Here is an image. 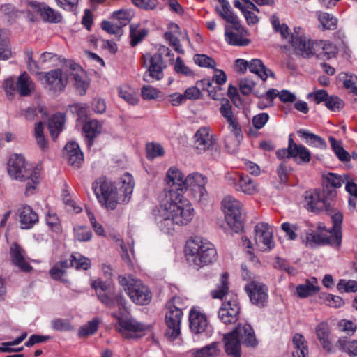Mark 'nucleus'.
<instances>
[{"instance_id": "obj_1", "label": "nucleus", "mask_w": 357, "mask_h": 357, "mask_svg": "<svg viewBox=\"0 0 357 357\" xmlns=\"http://www.w3.org/2000/svg\"><path fill=\"white\" fill-rule=\"evenodd\" d=\"M161 208L164 218L162 225L165 227L168 226L169 222L179 226L186 225L194 216V208L191 203L173 189L165 192Z\"/></svg>"}, {"instance_id": "obj_2", "label": "nucleus", "mask_w": 357, "mask_h": 357, "mask_svg": "<svg viewBox=\"0 0 357 357\" xmlns=\"http://www.w3.org/2000/svg\"><path fill=\"white\" fill-rule=\"evenodd\" d=\"M333 206L329 212L333 222L332 229H326V227L319 224L316 233H307L303 241L306 246L314 248L317 245H330L339 249L342 243L341 224L343 219L342 214L339 211L333 210Z\"/></svg>"}, {"instance_id": "obj_3", "label": "nucleus", "mask_w": 357, "mask_h": 357, "mask_svg": "<svg viewBox=\"0 0 357 357\" xmlns=\"http://www.w3.org/2000/svg\"><path fill=\"white\" fill-rule=\"evenodd\" d=\"M211 296L215 299H223L218 312V317L226 324H232L237 321L241 307L236 294L229 291L228 275L227 273L222 275L220 284L215 289L211 292Z\"/></svg>"}, {"instance_id": "obj_4", "label": "nucleus", "mask_w": 357, "mask_h": 357, "mask_svg": "<svg viewBox=\"0 0 357 357\" xmlns=\"http://www.w3.org/2000/svg\"><path fill=\"white\" fill-rule=\"evenodd\" d=\"M8 173L14 179L26 181L25 194L31 195L40 181V170L27 163L21 155L10 156L8 162Z\"/></svg>"}, {"instance_id": "obj_5", "label": "nucleus", "mask_w": 357, "mask_h": 357, "mask_svg": "<svg viewBox=\"0 0 357 357\" xmlns=\"http://www.w3.org/2000/svg\"><path fill=\"white\" fill-rule=\"evenodd\" d=\"M185 253L187 261L197 268L209 265L217 259L215 245L208 240L197 236L186 242Z\"/></svg>"}, {"instance_id": "obj_6", "label": "nucleus", "mask_w": 357, "mask_h": 357, "mask_svg": "<svg viewBox=\"0 0 357 357\" xmlns=\"http://www.w3.org/2000/svg\"><path fill=\"white\" fill-rule=\"evenodd\" d=\"M118 281L133 303L139 305H146L151 302V291L142 281L131 275H120Z\"/></svg>"}, {"instance_id": "obj_7", "label": "nucleus", "mask_w": 357, "mask_h": 357, "mask_svg": "<svg viewBox=\"0 0 357 357\" xmlns=\"http://www.w3.org/2000/svg\"><path fill=\"white\" fill-rule=\"evenodd\" d=\"M185 308L183 299L180 296H174L165 305V335H180L181 324L183 318V310Z\"/></svg>"}, {"instance_id": "obj_8", "label": "nucleus", "mask_w": 357, "mask_h": 357, "mask_svg": "<svg viewBox=\"0 0 357 357\" xmlns=\"http://www.w3.org/2000/svg\"><path fill=\"white\" fill-rule=\"evenodd\" d=\"M92 189L102 206L108 210L116 208L118 204L117 189L111 181L99 178L93 183Z\"/></svg>"}, {"instance_id": "obj_9", "label": "nucleus", "mask_w": 357, "mask_h": 357, "mask_svg": "<svg viewBox=\"0 0 357 357\" xmlns=\"http://www.w3.org/2000/svg\"><path fill=\"white\" fill-rule=\"evenodd\" d=\"M328 197H326L325 191L321 192L319 190H314L306 192L305 197L307 208L313 212H318L325 210L329 212L331 207L334 206L333 198L337 195L335 190H328Z\"/></svg>"}, {"instance_id": "obj_10", "label": "nucleus", "mask_w": 357, "mask_h": 357, "mask_svg": "<svg viewBox=\"0 0 357 357\" xmlns=\"http://www.w3.org/2000/svg\"><path fill=\"white\" fill-rule=\"evenodd\" d=\"M222 207L229 226L236 231L241 229L243 227L241 203L228 195L222 199Z\"/></svg>"}, {"instance_id": "obj_11", "label": "nucleus", "mask_w": 357, "mask_h": 357, "mask_svg": "<svg viewBox=\"0 0 357 357\" xmlns=\"http://www.w3.org/2000/svg\"><path fill=\"white\" fill-rule=\"evenodd\" d=\"M320 344L327 352H333L336 348L350 356H357V340H351L347 336L339 338L335 342L333 336H319Z\"/></svg>"}, {"instance_id": "obj_12", "label": "nucleus", "mask_w": 357, "mask_h": 357, "mask_svg": "<svg viewBox=\"0 0 357 357\" xmlns=\"http://www.w3.org/2000/svg\"><path fill=\"white\" fill-rule=\"evenodd\" d=\"M316 40L308 39L303 33L301 28H294V36L291 43L294 52L303 58H311L314 56L315 50L314 47Z\"/></svg>"}, {"instance_id": "obj_13", "label": "nucleus", "mask_w": 357, "mask_h": 357, "mask_svg": "<svg viewBox=\"0 0 357 357\" xmlns=\"http://www.w3.org/2000/svg\"><path fill=\"white\" fill-rule=\"evenodd\" d=\"M227 178L229 185L236 191L248 195H253L259 192V184L245 174L236 172L229 174Z\"/></svg>"}, {"instance_id": "obj_14", "label": "nucleus", "mask_w": 357, "mask_h": 357, "mask_svg": "<svg viewBox=\"0 0 357 357\" xmlns=\"http://www.w3.org/2000/svg\"><path fill=\"white\" fill-rule=\"evenodd\" d=\"M189 328L195 334L213 333L212 326L209 324L206 315L196 307H192L189 312Z\"/></svg>"}, {"instance_id": "obj_15", "label": "nucleus", "mask_w": 357, "mask_h": 357, "mask_svg": "<svg viewBox=\"0 0 357 357\" xmlns=\"http://www.w3.org/2000/svg\"><path fill=\"white\" fill-rule=\"evenodd\" d=\"M185 181L184 190L190 188L193 192L194 197L199 202L207 199L208 194L204 188L207 183L206 177L199 173H192L185 178Z\"/></svg>"}, {"instance_id": "obj_16", "label": "nucleus", "mask_w": 357, "mask_h": 357, "mask_svg": "<svg viewBox=\"0 0 357 357\" xmlns=\"http://www.w3.org/2000/svg\"><path fill=\"white\" fill-rule=\"evenodd\" d=\"M163 55L171 56L170 50L165 46L160 47L157 52L150 57L149 73L150 77L155 80H160L164 76L163 70L166 68V64L163 61Z\"/></svg>"}, {"instance_id": "obj_17", "label": "nucleus", "mask_w": 357, "mask_h": 357, "mask_svg": "<svg viewBox=\"0 0 357 357\" xmlns=\"http://www.w3.org/2000/svg\"><path fill=\"white\" fill-rule=\"evenodd\" d=\"M255 242L261 250H270L274 247L273 230L268 223H257L255 227Z\"/></svg>"}, {"instance_id": "obj_18", "label": "nucleus", "mask_w": 357, "mask_h": 357, "mask_svg": "<svg viewBox=\"0 0 357 357\" xmlns=\"http://www.w3.org/2000/svg\"><path fill=\"white\" fill-rule=\"evenodd\" d=\"M43 77L49 89L55 92L63 91L68 82V70L63 73L59 68L45 73Z\"/></svg>"}, {"instance_id": "obj_19", "label": "nucleus", "mask_w": 357, "mask_h": 357, "mask_svg": "<svg viewBox=\"0 0 357 357\" xmlns=\"http://www.w3.org/2000/svg\"><path fill=\"white\" fill-rule=\"evenodd\" d=\"M238 25L232 24V26H227L225 27V40L231 45L247 46L250 43V40L247 38L248 33L239 22H238Z\"/></svg>"}, {"instance_id": "obj_20", "label": "nucleus", "mask_w": 357, "mask_h": 357, "mask_svg": "<svg viewBox=\"0 0 357 357\" xmlns=\"http://www.w3.org/2000/svg\"><path fill=\"white\" fill-rule=\"evenodd\" d=\"M245 290L253 304L264 307L267 303L268 289L264 284L257 281H251L246 285Z\"/></svg>"}, {"instance_id": "obj_21", "label": "nucleus", "mask_w": 357, "mask_h": 357, "mask_svg": "<svg viewBox=\"0 0 357 357\" xmlns=\"http://www.w3.org/2000/svg\"><path fill=\"white\" fill-rule=\"evenodd\" d=\"M215 144V139L207 127L200 128L195 135L194 146L199 153L211 149Z\"/></svg>"}, {"instance_id": "obj_22", "label": "nucleus", "mask_w": 357, "mask_h": 357, "mask_svg": "<svg viewBox=\"0 0 357 357\" xmlns=\"http://www.w3.org/2000/svg\"><path fill=\"white\" fill-rule=\"evenodd\" d=\"M10 259L13 265L23 272H30L32 266L27 261L25 250L17 243H13L10 247Z\"/></svg>"}, {"instance_id": "obj_23", "label": "nucleus", "mask_w": 357, "mask_h": 357, "mask_svg": "<svg viewBox=\"0 0 357 357\" xmlns=\"http://www.w3.org/2000/svg\"><path fill=\"white\" fill-rule=\"evenodd\" d=\"M68 75L73 77L77 90L79 91L81 95H84L89 87V81L85 71L79 65L72 63L68 66Z\"/></svg>"}, {"instance_id": "obj_24", "label": "nucleus", "mask_w": 357, "mask_h": 357, "mask_svg": "<svg viewBox=\"0 0 357 357\" xmlns=\"http://www.w3.org/2000/svg\"><path fill=\"white\" fill-rule=\"evenodd\" d=\"M114 317H116L119 320L118 325L116 326V331L119 333H123L125 331L128 332H144L149 333L151 332L152 325L150 324H144L143 323L137 321L134 319H120L116 314H114Z\"/></svg>"}, {"instance_id": "obj_25", "label": "nucleus", "mask_w": 357, "mask_h": 357, "mask_svg": "<svg viewBox=\"0 0 357 357\" xmlns=\"http://www.w3.org/2000/svg\"><path fill=\"white\" fill-rule=\"evenodd\" d=\"M314 50V56L320 60H329L336 56L338 52L337 46L328 40H316Z\"/></svg>"}, {"instance_id": "obj_26", "label": "nucleus", "mask_w": 357, "mask_h": 357, "mask_svg": "<svg viewBox=\"0 0 357 357\" xmlns=\"http://www.w3.org/2000/svg\"><path fill=\"white\" fill-rule=\"evenodd\" d=\"M65 158L68 164L73 167H79L84 157L79 145L73 142H68L65 146Z\"/></svg>"}, {"instance_id": "obj_27", "label": "nucleus", "mask_w": 357, "mask_h": 357, "mask_svg": "<svg viewBox=\"0 0 357 357\" xmlns=\"http://www.w3.org/2000/svg\"><path fill=\"white\" fill-rule=\"evenodd\" d=\"M221 115L225 118L229 125V129L237 136L241 132V127L235 117L232 106L227 100H225L220 108Z\"/></svg>"}, {"instance_id": "obj_28", "label": "nucleus", "mask_w": 357, "mask_h": 357, "mask_svg": "<svg viewBox=\"0 0 357 357\" xmlns=\"http://www.w3.org/2000/svg\"><path fill=\"white\" fill-rule=\"evenodd\" d=\"M185 177L183 173L176 167H171L167 172L165 182L167 185L176 192L183 190Z\"/></svg>"}, {"instance_id": "obj_29", "label": "nucleus", "mask_w": 357, "mask_h": 357, "mask_svg": "<svg viewBox=\"0 0 357 357\" xmlns=\"http://www.w3.org/2000/svg\"><path fill=\"white\" fill-rule=\"evenodd\" d=\"M20 222L22 229H30L38 222V214L29 206L19 209Z\"/></svg>"}, {"instance_id": "obj_30", "label": "nucleus", "mask_w": 357, "mask_h": 357, "mask_svg": "<svg viewBox=\"0 0 357 357\" xmlns=\"http://www.w3.org/2000/svg\"><path fill=\"white\" fill-rule=\"evenodd\" d=\"M290 153L298 163H308L311 160V153L303 145L297 144L290 135Z\"/></svg>"}, {"instance_id": "obj_31", "label": "nucleus", "mask_w": 357, "mask_h": 357, "mask_svg": "<svg viewBox=\"0 0 357 357\" xmlns=\"http://www.w3.org/2000/svg\"><path fill=\"white\" fill-rule=\"evenodd\" d=\"M319 290L320 287L316 278L307 279L303 284L296 287V294L301 298L312 296L317 294Z\"/></svg>"}, {"instance_id": "obj_32", "label": "nucleus", "mask_w": 357, "mask_h": 357, "mask_svg": "<svg viewBox=\"0 0 357 357\" xmlns=\"http://www.w3.org/2000/svg\"><path fill=\"white\" fill-rule=\"evenodd\" d=\"M16 79L17 92L20 96H29L35 91L36 84L27 73L24 72Z\"/></svg>"}, {"instance_id": "obj_33", "label": "nucleus", "mask_w": 357, "mask_h": 357, "mask_svg": "<svg viewBox=\"0 0 357 357\" xmlns=\"http://www.w3.org/2000/svg\"><path fill=\"white\" fill-rule=\"evenodd\" d=\"M83 132L88 139V146L93 144V139L102 132V125L97 120L86 121L83 126Z\"/></svg>"}, {"instance_id": "obj_34", "label": "nucleus", "mask_w": 357, "mask_h": 357, "mask_svg": "<svg viewBox=\"0 0 357 357\" xmlns=\"http://www.w3.org/2000/svg\"><path fill=\"white\" fill-rule=\"evenodd\" d=\"M65 123V116L61 113L55 114L49 120L48 129L53 140H55Z\"/></svg>"}, {"instance_id": "obj_35", "label": "nucleus", "mask_w": 357, "mask_h": 357, "mask_svg": "<svg viewBox=\"0 0 357 357\" xmlns=\"http://www.w3.org/2000/svg\"><path fill=\"white\" fill-rule=\"evenodd\" d=\"M239 336H224L225 351L231 357H241V344Z\"/></svg>"}, {"instance_id": "obj_36", "label": "nucleus", "mask_w": 357, "mask_h": 357, "mask_svg": "<svg viewBox=\"0 0 357 357\" xmlns=\"http://www.w3.org/2000/svg\"><path fill=\"white\" fill-rule=\"evenodd\" d=\"M250 72L257 75L262 80H266L268 76L275 77V74L268 68H266L260 59H252L248 66Z\"/></svg>"}, {"instance_id": "obj_37", "label": "nucleus", "mask_w": 357, "mask_h": 357, "mask_svg": "<svg viewBox=\"0 0 357 357\" xmlns=\"http://www.w3.org/2000/svg\"><path fill=\"white\" fill-rule=\"evenodd\" d=\"M217 1L220 3L221 7H216V11L221 16V17L231 24H236V26H238V21L235 15L231 11L229 2L227 0Z\"/></svg>"}, {"instance_id": "obj_38", "label": "nucleus", "mask_w": 357, "mask_h": 357, "mask_svg": "<svg viewBox=\"0 0 357 357\" xmlns=\"http://www.w3.org/2000/svg\"><path fill=\"white\" fill-rule=\"evenodd\" d=\"M271 22L274 30L280 33L282 38L291 43L293 37L294 36V31L292 33L289 32V28L286 24H280L279 18L276 15H273L271 17Z\"/></svg>"}, {"instance_id": "obj_39", "label": "nucleus", "mask_w": 357, "mask_h": 357, "mask_svg": "<svg viewBox=\"0 0 357 357\" xmlns=\"http://www.w3.org/2000/svg\"><path fill=\"white\" fill-rule=\"evenodd\" d=\"M298 134L303 138L309 145L320 149H324L326 146L324 139L318 135L310 133L305 130H300L298 131Z\"/></svg>"}, {"instance_id": "obj_40", "label": "nucleus", "mask_w": 357, "mask_h": 357, "mask_svg": "<svg viewBox=\"0 0 357 357\" xmlns=\"http://www.w3.org/2000/svg\"><path fill=\"white\" fill-rule=\"evenodd\" d=\"M122 185L121 190L124 194L123 202H127L130 199V196L132 193L134 188V181L131 174L126 173L121 177Z\"/></svg>"}, {"instance_id": "obj_41", "label": "nucleus", "mask_w": 357, "mask_h": 357, "mask_svg": "<svg viewBox=\"0 0 357 357\" xmlns=\"http://www.w3.org/2000/svg\"><path fill=\"white\" fill-rule=\"evenodd\" d=\"M317 16L323 30H333L336 29L337 19L332 15L327 13L318 12L317 13Z\"/></svg>"}, {"instance_id": "obj_42", "label": "nucleus", "mask_w": 357, "mask_h": 357, "mask_svg": "<svg viewBox=\"0 0 357 357\" xmlns=\"http://www.w3.org/2000/svg\"><path fill=\"white\" fill-rule=\"evenodd\" d=\"M329 142L332 149L335 152L340 160L342 162H347L350 160L349 153L342 147V142L336 140L334 137H330Z\"/></svg>"}, {"instance_id": "obj_43", "label": "nucleus", "mask_w": 357, "mask_h": 357, "mask_svg": "<svg viewBox=\"0 0 357 357\" xmlns=\"http://www.w3.org/2000/svg\"><path fill=\"white\" fill-rule=\"evenodd\" d=\"M293 343L296 350L293 352L292 357H306L308 349L304 336H294Z\"/></svg>"}, {"instance_id": "obj_44", "label": "nucleus", "mask_w": 357, "mask_h": 357, "mask_svg": "<svg viewBox=\"0 0 357 357\" xmlns=\"http://www.w3.org/2000/svg\"><path fill=\"white\" fill-rule=\"evenodd\" d=\"M41 17L43 20L53 23H59L62 20L61 13L53 8L44 6L39 9Z\"/></svg>"}, {"instance_id": "obj_45", "label": "nucleus", "mask_w": 357, "mask_h": 357, "mask_svg": "<svg viewBox=\"0 0 357 357\" xmlns=\"http://www.w3.org/2000/svg\"><path fill=\"white\" fill-rule=\"evenodd\" d=\"M170 28L172 31L166 32L165 33V38L169 43V45L174 48L175 51L180 54H183V50L181 48L179 40L174 34L178 32L179 27L176 24H172Z\"/></svg>"}, {"instance_id": "obj_46", "label": "nucleus", "mask_w": 357, "mask_h": 357, "mask_svg": "<svg viewBox=\"0 0 357 357\" xmlns=\"http://www.w3.org/2000/svg\"><path fill=\"white\" fill-rule=\"evenodd\" d=\"M12 56V51L9 40L4 36L0 29V60H7Z\"/></svg>"}, {"instance_id": "obj_47", "label": "nucleus", "mask_w": 357, "mask_h": 357, "mask_svg": "<svg viewBox=\"0 0 357 357\" xmlns=\"http://www.w3.org/2000/svg\"><path fill=\"white\" fill-rule=\"evenodd\" d=\"M90 284L96 291L98 296L99 294H102L106 292L111 293L114 289L113 284L111 282H104L100 278L91 280Z\"/></svg>"}, {"instance_id": "obj_48", "label": "nucleus", "mask_w": 357, "mask_h": 357, "mask_svg": "<svg viewBox=\"0 0 357 357\" xmlns=\"http://www.w3.org/2000/svg\"><path fill=\"white\" fill-rule=\"evenodd\" d=\"M70 257V266L76 269L87 270L91 266L90 259L79 254H73Z\"/></svg>"}, {"instance_id": "obj_49", "label": "nucleus", "mask_w": 357, "mask_h": 357, "mask_svg": "<svg viewBox=\"0 0 357 357\" xmlns=\"http://www.w3.org/2000/svg\"><path fill=\"white\" fill-rule=\"evenodd\" d=\"M119 96L132 105H135L139 102V98L134 91L128 87L122 86L119 89Z\"/></svg>"}, {"instance_id": "obj_50", "label": "nucleus", "mask_w": 357, "mask_h": 357, "mask_svg": "<svg viewBox=\"0 0 357 357\" xmlns=\"http://www.w3.org/2000/svg\"><path fill=\"white\" fill-rule=\"evenodd\" d=\"M219 350L218 349V344L213 342L211 344L204 347L197 351L194 354V357H215L218 356Z\"/></svg>"}, {"instance_id": "obj_51", "label": "nucleus", "mask_w": 357, "mask_h": 357, "mask_svg": "<svg viewBox=\"0 0 357 357\" xmlns=\"http://www.w3.org/2000/svg\"><path fill=\"white\" fill-rule=\"evenodd\" d=\"M67 261L56 263L50 271L51 277L54 280H60L66 273V269L68 267Z\"/></svg>"}, {"instance_id": "obj_52", "label": "nucleus", "mask_w": 357, "mask_h": 357, "mask_svg": "<svg viewBox=\"0 0 357 357\" xmlns=\"http://www.w3.org/2000/svg\"><path fill=\"white\" fill-rule=\"evenodd\" d=\"M130 45L132 46L137 45L147 34V31L144 29H138L133 24L130 25Z\"/></svg>"}, {"instance_id": "obj_53", "label": "nucleus", "mask_w": 357, "mask_h": 357, "mask_svg": "<svg viewBox=\"0 0 357 357\" xmlns=\"http://www.w3.org/2000/svg\"><path fill=\"white\" fill-rule=\"evenodd\" d=\"M165 151L159 144L148 143L146 144V154L149 159H153L156 157L164 155Z\"/></svg>"}, {"instance_id": "obj_54", "label": "nucleus", "mask_w": 357, "mask_h": 357, "mask_svg": "<svg viewBox=\"0 0 357 357\" xmlns=\"http://www.w3.org/2000/svg\"><path fill=\"white\" fill-rule=\"evenodd\" d=\"M344 87L354 94H357V76L352 74H343Z\"/></svg>"}, {"instance_id": "obj_55", "label": "nucleus", "mask_w": 357, "mask_h": 357, "mask_svg": "<svg viewBox=\"0 0 357 357\" xmlns=\"http://www.w3.org/2000/svg\"><path fill=\"white\" fill-rule=\"evenodd\" d=\"M159 94L160 91L150 85H144L141 89V96L144 100L156 99Z\"/></svg>"}, {"instance_id": "obj_56", "label": "nucleus", "mask_w": 357, "mask_h": 357, "mask_svg": "<svg viewBox=\"0 0 357 357\" xmlns=\"http://www.w3.org/2000/svg\"><path fill=\"white\" fill-rule=\"evenodd\" d=\"M75 238L79 241H87L91 238V232L89 228L77 226L74 228Z\"/></svg>"}, {"instance_id": "obj_57", "label": "nucleus", "mask_w": 357, "mask_h": 357, "mask_svg": "<svg viewBox=\"0 0 357 357\" xmlns=\"http://www.w3.org/2000/svg\"><path fill=\"white\" fill-rule=\"evenodd\" d=\"M326 106L333 112H337L342 109L344 106L342 100L337 96H331L326 99Z\"/></svg>"}, {"instance_id": "obj_58", "label": "nucleus", "mask_w": 357, "mask_h": 357, "mask_svg": "<svg viewBox=\"0 0 357 357\" xmlns=\"http://www.w3.org/2000/svg\"><path fill=\"white\" fill-rule=\"evenodd\" d=\"M100 322L99 319H93L81 328L79 335H91L95 333L98 330Z\"/></svg>"}, {"instance_id": "obj_59", "label": "nucleus", "mask_w": 357, "mask_h": 357, "mask_svg": "<svg viewBox=\"0 0 357 357\" xmlns=\"http://www.w3.org/2000/svg\"><path fill=\"white\" fill-rule=\"evenodd\" d=\"M114 18L118 20L121 24L126 25L132 17V13L130 10L121 9L113 13Z\"/></svg>"}, {"instance_id": "obj_60", "label": "nucleus", "mask_w": 357, "mask_h": 357, "mask_svg": "<svg viewBox=\"0 0 357 357\" xmlns=\"http://www.w3.org/2000/svg\"><path fill=\"white\" fill-rule=\"evenodd\" d=\"M326 183H327V190H329V186L333 188H340L344 181L342 180L340 176H338L333 173H328L327 174L324 176Z\"/></svg>"}, {"instance_id": "obj_61", "label": "nucleus", "mask_w": 357, "mask_h": 357, "mask_svg": "<svg viewBox=\"0 0 357 357\" xmlns=\"http://www.w3.org/2000/svg\"><path fill=\"white\" fill-rule=\"evenodd\" d=\"M194 60L197 65L202 67L213 68L216 65L215 61L212 58L205 54H197Z\"/></svg>"}, {"instance_id": "obj_62", "label": "nucleus", "mask_w": 357, "mask_h": 357, "mask_svg": "<svg viewBox=\"0 0 357 357\" xmlns=\"http://www.w3.org/2000/svg\"><path fill=\"white\" fill-rule=\"evenodd\" d=\"M254 330L251 325L247 323H241L235 329L227 335H254Z\"/></svg>"}, {"instance_id": "obj_63", "label": "nucleus", "mask_w": 357, "mask_h": 357, "mask_svg": "<svg viewBox=\"0 0 357 357\" xmlns=\"http://www.w3.org/2000/svg\"><path fill=\"white\" fill-rule=\"evenodd\" d=\"M3 89L7 95H14L17 92V79L12 77L6 79L3 82Z\"/></svg>"}, {"instance_id": "obj_64", "label": "nucleus", "mask_w": 357, "mask_h": 357, "mask_svg": "<svg viewBox=\"0 0 357 357\" xmlns=\"http://www.w3.org/2000/svg\"><path fill=\"white\" fill-rule=\"evenodd\" d=\"M255 86V83L248 78L242 79L239 83L240 91L244 96L251 93Z\"/></svg>"}]
</instances>
